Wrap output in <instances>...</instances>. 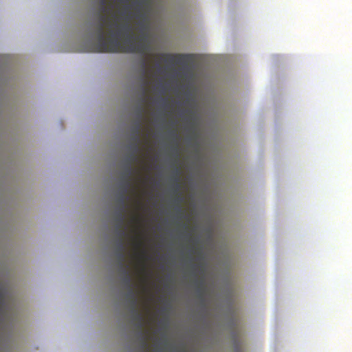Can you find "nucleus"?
<instances>
[{
  "label": "nucleus",
  "instance_id": "obj_10",
  "mask_svg": "<svg viewBox=\"0 0 352 352\" xmlns=\"http://www.w3.org/2000/svg\"><path fill=\"white\" fill-rule=\"evenodd\" d=\"M179 168L176 169V177H175V191L177 194L179 193L180 186H179Z\"/></svg>",
  "mask_w": 352,
  "mask_h": 352
},
{
  "label": "nucleus",
  "instance_id": "obj_3",
  "mask_svg": "<svg viewBox=\"0 0 352 352\" xmlns=\"http://www.w3.org/2000/svg\"><path fill=\"white\" fill-rule=\"evenodd\" d=\"M120 210L116 212V230L118 235V240L116 243V257L119 265L120 270L123 268L129 267V265L125 263V245L123 241V237L127 236V232L125 230H122V228L125 221L124 212L127 208V204L125 203V207L119 202Z\"/></svg>",
  "mask_w": 352,
  "mask_h": 352
},
{
  "label": "nucleus",
  "instance_id": "obj_9",
  "mask_svg": "<svg viewBox=\"0 0 352 352\" xmlns=\"http://www.w3.org/2000/svg\"><path fill=\"white\" fill-rule=\"evenodd\" d=\"M123 275L122 281L124 286L128 289L133 287V279L129 272V268H123L120 270Z\"/></svg>",
  "mask_w": 352,
  "mask_h": 352
},
{
  "label": "nucleus",
  "instance_id": "obj_8",
  "mask_svg": "<svg viewBox=\"0 0 352 352\" xmlns=\"http://www.w3.org/2000/svg\"><path fill=\"white\" fill-rule=\"evenodd\" d=\"M143 119V109L140 107L138 111V120L133 130V140L138 142L141 141L140 133L142 129V120Z\"/></svg>",
  "mask_w": 352,
  "mask_h": 352
},
{
  "label": "nucleus",
  "instance_id": "obj_5",
  "mask_svg": "<svg viewBox=\"0 0 352 352\" xmlns=\"http://www.w3.org/2000/svg\"><path fill=\"white\" fill-rule=\"evenodd\" d=\"M155 56L166 63H173L177 62L180 64L189 63L194 58V55L189 54L160 53L155 54Z\"/></svg>",
  "mask_w": 352,
  "mask_h": 352
},
{
  "label": "nucleus",
  "instance_id": "obj_7",
  "mask_svg": "<svg viewBox=\"0 0 352 352\" xmlns=\"http://www.w3.org/2000/svg\"><path fill=\"white\" fill-rule=\"evenodd\" d=\"M141 68L142 72V102L144 101L145 98L147 96V89L146 87L148 85V81L146 80V76L150 73V70L148 68V63L146 58H143L141 61Z\"/></svg>",
  "mask_w": 352,
  "mask_h": 352
},
{
  "label": "nucleus",
  "instance_id": "obj_12",
  "mask_svg": "<svg viewBox=\"0 0 352 352\" xmlns=\"http://www.w3.org/2000/svg\"><path fill=\"white\" fill-rule=\"evenodd\" d=\"M182 201H183V199L181 196H178L175 199V203L177 206V212L179 213L182 212V209L180 206V204H182Z\"/></svg>",
  "mask_w": 352,
  "mask_h": 352
},
{
  "label": "nucleus",
  "instance_id": "obj_20",
  "mask_svg": "<svg viewBox=\"0 0 352 352\" xmlns=\"http://www.w3.org/2000/svg\"><path fill=\"white\" fill-rule=\"evenodd\" d=\"M130 0H124V1L126 2H129Z\"/></svg>",
  "mask_w": 352,
  "mask_h": 352
},
{
  "label": "nucleus",
  "instance_id": "obj_1",
  "mask_svg": "<svg viewBox=\"0 0 352 352\" xmlns=\"http://www.w3.org/2000/svg\"><path fill=\"white\" fill-rule=\"evenodd\" d=\"M100 14L97 25V43L89 47L88 52L96 53H140L146 55L147 46L144 43V36L135 42L133 28L129 21L120 25L115 14L111 18L105 14L111 9L107 6V0H100Z\"/></svg>",
  "mask_w": 352,
  "mask_h": 352
},
{
  "label": "nucleus",
  "instance_id": "obj_18",
  "mask_svg": "<svg viewBox=\"0 0 352 352\" xmlns=\"http://www.w3.org/2000/svg\"><path fill=\"white\" fill-rule=\"evenodd\" d=\"M171 135H173L174 137H177V134L175 132H171Z\"/></svg>",
  "mask_w": 352,
  "mask_h": 352
},
{
  "label": "nucleus",
  "instance_id": "obj_6",
  "mask_svg": "<svg viewBox=\"0 0 352 352\" xmlns=\"http://www.w3.org/2000/svg\"><path fill=\"white\" fill-rule=\"evenodd\" d=\"M151 0H138L135 2V5L137 6L139 14L138 18L142 19L138 21V24L141 32H144L146 29V25L145 22V15L142 13V10L144 6L148 5Z\"/></svg>",
  "mask_w": 352,
  "mask_h": 352
},
{
  "label": "nucleus",
  "instance_id": "obj_14",
  "mask_svg": "<svg viewBox=\"0 0 352 352\" xmlns=\"http://www.w3.org/2000/svg\"><path fill=\"white\" fill-rule=\"evenodd\" d=\"M142 245V243L139 241L135 242V246L136 248H139Z\"/></svg>",
  "mask_w": 352,
  "mask_h": 352
},
{
  "label": "nucleus",
  "instance_id": "obj_11",
  "mask_svg": "<svg viewBox=\"0 0 352 352\" xmlns=\"http://www.w3.org/2000/svg\"><path fill=\"white\" fill-rule=\"evenodd\" d=\"M196 285H197V288H198V293H199V294L200 296H201L202 293H203L204 285V280H197L196 281Z\"/></svg>",
  "mask_w": 352,
  "mask_h": 352
},
{
  "label": "nucleus",
  "instance_id": "obj_16",
  "mask_svg": "<svg viewBox=\"0 0 352 352\" xmlns=\"http://www.w3.org/2000/svg\"><path fill=\"white\" fill-rule=\"evenodd\" d=\"M197 267H199L200 269L203 268V265L199 264V265H193L192 268L194 270H197Z\"/></svg>",
  "mask_w": 352,
  "mask_h": 352
},
{
  "label": "nucleus",
  "instance_id": "obj_2",
  "mask_svg": "<svg viewBox=\"0 0 352 352\" xmlns=\"http://www.w3.org/2000/svg\"><path fill=\"white\" fill-rule=\"evenodd\" d=\"M133 141L134 144L130 146V148H131L133 153L126 159L127 163L125 168V172L123 175V182L122 183V190L118 199V202H120L123 205V208L125 207V203H126L127 200L129 199V197L126 196L127 192L131 188L133 192H135V188L132 185L131 178L135 173H139L138 171L134 170V168L132 166V164L140 160L138 154L141 151L140 146L141 141Z\"/></svg>",
  "mask_w": 352,
  "mask_h": 352
},
{
  "label": "nucleus",
  "instance_id": "obj_15",
  "mask_svg": "<svg viewBox=\"0 0 352 352\" xmlns=\"http://www.w3.org/2000/svg\"><path fill=\"white\" fill-rule=\"evenodd\" d=\"M132 221L133 222H135V223H138L139 222V219L135 216H133L131 219Z\"/></svg>",
  "mask_w": 352,
  "mask_h": 352
},
{
  "label": "nucleus",
  "instance_id": "obj_19",
  "mask_svg": "<svg viewBox=\"0 0 352 352\" xmlns=\"http://www.w3.org/2000/svg\"><path fill=\"white\" fill-rule=\"evenodd\" d=\"M157 66L158 69H160L161 67H160V63H157Z\"/></svg>",
  "mask_w": 352,
  "mask_h": 352
},
{
  "label": "nucleus",
  "instance_id": "obj_4",
  "mask_svg": "<svg viewBox=\"0 0 352 352\" xmlns=\"http://www.w3.org/2000/svg\"><path fill=\"white\" fill-rule=\"evenodd\" d=\"M126 298L130 301L131 311L133 315V318L137 322V328L139 330V335L140 336L141 342V352H146L145 350L148 346L147 337L142 329L144 327V316L139 311L138 309V294L134 291L133 287L128 288V292L126 294Z\"/></svg>",
  "mask_w": 352,
  "mask_h": 352
},
{
  "label": "nucleus",
  "instance_id": "obj_17",
  "mask_svg": "<svg viewBox=\"0 0 352 352\" xmlns=\"http://www.w3.org/2000/svg\"><path fill=\"white\" fill-rule=\"evenodd\" d=\"M161 102H162L163 104H166V100H165V99H164V98L161 100Z\"/></svg>",
  "mask_w": 352,
  "mask_h": 352
},
{
  "label": "nucleus",
  "instance_id": "obj_13",
  "mask_svg": "<svg viewBox=\"0 0 352 352\" xmlns=\"http://www.w3.org/2000/svg\"><path fill=\"white\" fill-rule=\"evenodd\" d=\"M141 256H144V257H145V258H148V256H147L146 252V251H145L144 250H143L142 251V252H141Z\"/></svg>",
  "mask_w": 352,
  "mask_h": 352
}]
</instances>
